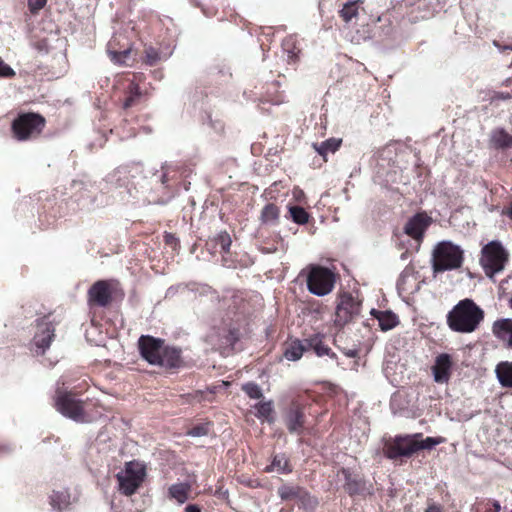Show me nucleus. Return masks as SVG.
I'll return each instance as SVG.
<instances>
[{"label":"nucleus","instance_id":"11","mask_svg":"<svg viewBox=\"0 0 512 512\" xmlns=\"http://www.w3.org/2000/svg\"><path fill=\"white\" fill-rule=\"evenodd\" d=\"M164 342L151 336H141L139 349L142 357L152 365L159 363V358L164 349Z\"/></svg>","mask_w":512,"mask_h":512},{"label":"nucleus","instance_id":"17","mask_svg":"<svg viewBox=\"0 0 512 512\" xmlns=\"http://www.w3.org/2000/svg\"><path fill=\"white\" fill-rule=\"evenodd\" d=\"M493 333L509 347H512V320H498L493 325Z\"/></svg>","mask_w":512,"mask_h":512},{"label":"nucleus","instance_id":"44","mask_svg":"<svg viewBox=\"0 0 512 512\" xmlns=\"http://www.w3.org/2000/svg\"><path fill=\"white\" fill-rule=\"evenodd\" d=\"M357 354H358V351L354 350V349H349V350L345 351V355L350 357V358L356 357Z\"/></svg>","mask_w":512,"mask_h":512},{"label":"nucleus","instance_id":"22","mask_svg":"<svg viewBox=\"0 0 512 512\" xmlns=\"http://www.w3.org/2000/svg\"><path fill=\"white\" fill-rule=\"evenodd\" d=\"M50 500L52 507L59 512L67 509L71 503L70 494L66 489L53 491Z\"/></svg>","mask_w":512,"mask_h":512},{"label":"nucleus","instance_id":"47","mask_svg":"<svg viewBox=\"0 0 512 512\" xmlns=\"http://www.w3.org/2000/svg\"><path fill=\"white\" fill-rule=\"evenodd\" d=\"M303 195V191L302 190H295L294 191V196L297 198V199H300V197Z\"/></svg>","mask_w":512,"mask_h":512},{"label":"nucleus","instance_id":"46","mask_svg":"<svg viewBox=\"0 0 512 512\" xmlns=\"http://www.w3.org/2000/svg\"><path fill=\"white\" fill-rule=\"evenodd\" d=\"M497 98H499V99H509L510 95L508 93H506V94L505 93H499L497 95Z\"/></svg>","mask_w":512,"mask_h":512},{"label":"nucleus","instance_id":"21","mask_svg":"<svg viewBox=\"0 0 512 512\" xmlns=\"http://www.w3.org/2000/svg\"><path fill=\"white\" fill-rule=\"evenodd\" d=\"M491 143L498 149H507L512 147V135L504 129H495L491 133Z\"/></svg>","mask_w":512,"mask_h":512},{"label":"nucleus","instance_id":"45","mask_svg":"<svg viewBox=\"0 0 512 512\" xmlns=\"http://www.w3.org/2000/svg\"><path fill=\"white\" fill-rule=\"evenodd\" d=\"M501 509V506L498 501H495L493 503V509H489L487 512H499Z\"/></svg>","mask_w":512,"mask_h":512},{"label":"nucleus","instance_id":"24","mask_svg":"<svg viewBox=\"0 0 512 512\" xmlns=\"http://www.w3.org/2000/svg\"><path fill=\"white\" fill-rule=\"evenodd\" d=\"M267 472L288 473L291 472L289 461L284 454L275 455L271 465L266 467Z\"/></svg>","mask_w":512,"mask_h":512},{"label":"nucleus","instance_id":"8","mask_svg":"<svg viewBox=\"0 0 512 512\" xmlns=\"http://www.w3.org/2000/svg\"><path fill=\"white\" fill-rule=\"evenodd\" d=\"M361 311V302L351 294L344 293L339 297L334 323L337 327H344L353 321Z\"/></svg>","mask_w":512,"mask_h":512},{"label":"nucleus","instance_id":"42","mask_svg":"<svg viewBox=\"0 0 512 512\" xmlns=\"http://www.w3.org/2000/svg\"><path fill=\"white\" fill-rule=\"evenodd\" d=\"M185 512H201L197 505L191 504L185 507Z\"/></svg>","mask_w":512,"mask_h":512},{"label":"nucleus","instance_id":"13","mask_svg":"<svg viewBox=\"0 0 512 512\" xmlns=\"http://www.w3.org/2000/svg\"><path fill=\"white\" fill-rule=\"evenodd\" d=\"M112 283L100 280L92 285L88 291L89 301L101 307L107 306L111 302Z\"/></svg>","mask_w":512,"mask_h":512},{"label":"nucleus","instance_id":"4","mask_svg":"<svg viewBox=\"0 0 512 512\" xmlns=\"http://www.w3.org/2000/svg\"><path fill=\"white\" fill-rule=\"evenodd\" d=\"M145 476L144 464L138 461L127 462L124 469L116 475L118 490L126 496L133 495L143 483Z\"/></svg>","mask_w":512,"mask_h":512},{"label":"nucleus","instance_id":"37","mask_svg":"<svg viewBox=\"0 0 512 512\" xmlns=\"http://www.w3.org/2000/svg\"><path fill=\"white\" fill-rule=\"evenodd\" d=\"M141 92L139 90L138 86H132L130 89V95L127 97V99L124 102V108L132 107L136 100L140 97Z\"/></svg>","mask_w":512,"mask_h":512},{"label":"nucleus","instance_id":"41","mask_svg":"<svg viewBox=\"0 0 512 512\" xmlns=\"http://www.w3.org/2000/svg\"><path fill=\"white\" fill-rule=\"evenodd\" d=\"M219 244L223 251H228L231 245V239L228 234H221L219 236Z\"/></svg>","mask_w":512,"mask_h":512},{"label":"nucleus","instance_id":"9","mask_svg":"<svg viewBox=\"0 0 512 512\" xmlns=\"http://www.w3.org/2000/svg\"><path fill=\"white\" fill-rule=\"evenodd\" d=\"M416 438H421L420 433L404 436H396L393 440L387 442L384 447V454L389 459H397L399 457H408L416 450Z\"/></svg>","mask_w":512,"mask_h":512},{"label":"nucleus","instance_id":"3","mask_svg":"<svg viewBox=\"0 0 512 512\" xmlns=\"http://www.w3.org/2000/svg\"><path fill=\"white\" fill-rule=\"evenodd\" d=\"M307 289L318 297H323L332 292L336 282V274L329 268L320 265L307 267Z\"/></svg>","mask_w":512,"mask_h":512},{"label":"nucleus","instance_id":"7","mask_svg":"<svg viewBox=\"0 0 512 512\" xmlns=\"http://www.w3.org/2000/svg\"><path fill=\"white\" fill-rule=\"evenodd\" d=\"M45 126V119L39 114L27 113L20 115L14 120L12 130L14 136L20 140L25 141L37 137Z\"/></svg>","mask_w":512,"mask_h":512},{"label":"nucleus","instance_id":"6","mask_svg":"<svg viewBox=\"0 0 512 512\" xmlns=\"http://www.w3.org/2000/svg\"><path fill=\"white\" fill-rule=\"evenodd\" d=\"M481 264L488 277L501 272L508 261V253L497 241H491L482 249Z\"/></svg>","mask_w":512,"mask_h":512},{"label":"nucleus","instance_id":"40","mask_svg":"<svg viewBox=\"0 0 512 512\" xmlns=\"http://www.w3.org/2000/svg\"><path fill=\"white\" fill-rule=\"evenodd\" d=\"M46 3L47 0H28V8L32 14H37Z\"/></svg>","mask_w":512,"mask_h":512},{"label":"nucleus","instance_id":"33","mask_svg":"<svg viewBox=\"0 0 512 512\" xmlns=\"http://www.w3.org/2000/svg\"><path fill=\"white\" fill-rule=\"evenodd\" d=\"M444 440L443 438H435V437H426L425 439H422L421 438H416V450L419 451V450H424V449H432L433 447L439 445L440 443H442Z\"/></svg>","mask_w":512,"mask_h":512},{"label":"nucleus","instance_id":"34","mask_svg":"<svg viewBox=\"0 0 512 512\" xmlns=\"http://www.w3.org/2000/svg\"><path fill=\"white\" fill-rule=\"evenodd\" d=\"M342 473L345 477L346 483H345V489L348 491L349 494H356L359 492L360 489V483L356 479H352L351 474L348 470L343 469Z\"/></svg>","mask_w":512,"mask_h":512},{"label":"nucleus","instance_id":"31","mask_svg":"<svg viewBox=\"0 0 512 512\" xmlns=\"http://www.w3.org/2000/svg\"><path fill=\"white\" fill-rule=\"evenodd\" d=\"M289 212H290L291 218L297 224L303 225V224H306L309 220V214L302 207L291 206L289 208Z\"/></svg>","mask_w":512,"mask_h":512},{"label":"nucleus","instance_id":"30","mask_svg":"<svg viewBox=\"0 0 512 512\" xmlns=\"http://www.w3.org/2000/svg\"><path fill=\"white\" fill-rule=\"evenodd\" d=\"M279 216V209L274 204H267L261 212V220L264 223H274Z\"/></svg>","mask_w":512,"mask_h":512},{"label":"nucleus","instance_id":"15","mask_svg":"<svg viewBox=\"0 0 512 512\" xmlns=\"http://www.w3.org/2000/svg\"><path fill=\"white\" fill-rule=\"evenodd\" d=\"M278 495L284 501H300L305 503L310 500L309 494L297 485H283L278 489Z\"/></svg>","mask_w":512,"mask_h":512},{"label":"nucleus","instance_id":"26","mask_svg":"<svg viewBox=\"0 0 512 512\" xmlns=\"http://www.w3.org/2000/svg\"><path fill=\"white\" fill-rule=\"evenodd\" d=\"M308 348L304 346L300 341L292 342L285 350L284 356L289 361H297L299 360L305 349Z\"/></svg>","mask_w":512,"mask_h":512},{"label":"nucleus","instance_id":"35","mask_svg":"<svg viewBox=\"0 0 512 512\" xmlns=\"http://www.w3.org/2000/svg\"><path fill=\"white\" fill-rule=\"evenodd\" d=\"M242 389L252 399H259L262 397L261 388L255 383H246L243 385Z\"/></svg>","mask_w":512,"mask_h":512},{"label":"nucleus","instance_id":"10","mask_svg":"<svg viewBox=\"0 0 512 512\" xmlns=\"http://www.w3.org/2000/svg\"><path fill=\"white\" fill-rule=\"evenodd\" d=\"M432 223L431 217L425 213H417L408 219L404 225V233L411 237L419 245L423 239L424 233Z\"/></svg>","mask_w":512,"mask_h":512},{"label":"nucleus","instance_id":"38","mask_svg":"<svg viewBox=\"0 0 512 512\" xmlns=\"http://www.w3.org/2000/svg\"><path fill=\"white\" fill-rule=\"evenodd\" d=\"M158 60L159 54L154 48L149 47L145 50V62L147 64L153 66L157 63Z\"/></svg>","mask_w":512,"mask_h":512},{"label":"nucleus","instance_id":"23","mask_svg":"<svg viewBox=\"0 0 512 512\" xmlns=\"http://www.w3.org/2000/svg\"><path fill=\"white\" fill-rule=\"evenodd\" d=\"M496 376L504 387H512V362H501L496 366Z\"/></svg>","mask_w":512,"mask_h":512},{"label":"nucleus","instance_id":"5","mask_svg":"<svg viewBox=\"0 0 512 512\" xmlns=\"http://www.w3.org/2000/svg\"><path fill=\"white\" fill-rule=\"evenodd\" d=\"M54 405L57 411L65 417L77 422L88 421L84 413L83 402L78 400L71 392H68L61 387L56 389Z\"/></svg>","mask_w":512,"mask_h":512},{"label":"nucleus","instance_id":"49","mask_svg":"<svg viewBox=\"0 0 512 512\" xmlns=\"http://www.w3.org/2000/svg\"><path fill=\"white\" fill-rule=\"evenodd\" d=\"M508 215H509L510 218H512V207L509 209Z\"/></svg>","mask_w":512,"mask_h":512},{"label":"nucleus","instance_id":"18","mask_svg":"<svg viewBox=\"0 0 512 512\" xmlns=\"http://www.w3.org/2000/svg\"><path fill=\"white\" fill-rule=\"evenodd\" d=\"M180 363V350L174 347L164 346L157 365L167 368H175L178 367Z\"/></svg>","mask_w":512,"mask_h":512},{"label":"nucleus","instance_id":"29","mask_svg":"<svg viewBox=\"0 0 512 512\" xmlns=\"http://www.w3.org/2000/svg\"><path fill=\"white\" fill-rule=\"evenodd\" d=\"M341 17L345 22H350L358 15V5L356 1H348L345 3L340 11Z\"/></svg>","mask_w":512,"mask_h":512},{"label":"nucleus","instance_id":"25","mask_svg":"<svg viewBox=\"0 0 512 512\" xmlns=\"http://www.w3.org/2000/svg\"><path fill=\"white\" fill-rule=\"evenodd\" d=\"M305 342L307 344V347L313 349L315 354L319 357H322L325 355L329 356L331 353V349L322 342V340L319 336L311 337V338L307 339ZM333 355L334 354H331V356H333Z\"/></svg>","mask_w":512,"mask_h":512},{"label":"nucleus","instance_id":"20","mask_svg":"<svg viewBox=\"0 0 512 512\" xmlns=\"http://www.w3.org/2000/svg\"><path fill=\"white\" fill-rule=\"evenodd\" d=\"M191 492V485L189 483H176L169 487V497L175 500L178 504H184Z\"/></svg>","mask_w":512,"mask_h":512},{"label":"nucleus","instance_id":"16","mask_svg":"<svg viewBox=\"0 0 512 512\" xmlns=\"http://www.w3.org/2000/svg\"><path fill=\"white\" fill-rule=\"evenodd\" d=\"M370 313L378 320L379 327L382 331H389L399 324L398 316L390 310L379 311L372 309Z\"/></svg>","mask_w":512,"mask_h":512},{"label":"nucleus","instance_id":"28","mask_svg":"<svg viewBox=\"0 0 512 512\" xmlns=\"http://www.w3.org/2000/svg\"><path fill=\"white\" fill-rule=\"evenodd\" d=\"M107 53H108L111 61H113L115 64L124 65V64H126V60L130 56L131 49L127 48V49H124L123 51L118 52L116 50H113L112 43H109Z\"/></svg>","mask_w":512,"mask_h":512},{"label":"nucleus","instance_id":"2","mask_svg":"<svg viewBox=\"0 0 512 512\" xmlns=\"http://www.w3.org/2000/svg\"><path fill=\"white\" fill-rule=\"evenodd\" d=\"M463 263V250L450 241L439 242L432 252L434 273L454 270Z\"/></svg>","mask_w":512,"mask_h":512},{"label":"nucleus","instance_id":"39","mask_svg":"<svg viewBox=\"0 0 512 512\" xmlns=\"http://www.w3.org/2000/svg\"><path fill=\"white\" fill-rule=\"evenodd\" d=\"M15 71L0 58V78H12Z\"/></svg>","mask_w":512,"mask_h":512},{"label":"nucleus","instance_id":"27","mask_svg":"<svg viewBox=\"0 0 512 512\" xmlns=\"http://www.w3.org/2000/svg\"><path fill=\"white\" fill-rule=\"evenodd\" d=\"M341 145V139L330 138L324 142H322L319 146L314 145L317 152L325 156L327 153H334Z\"/></svg>","mask_w":512,"mask_h":512},{"label":"nucleus","instance_id":"1","mask_svg":"<svg viewBox=\"0 0 512 512\" xmlns=\"http://www.w3.org/2000/svg\"><path fill=\"white\" fill-rule=\"evenodd\" d=\"M484 319V311L472 299L459 301L447 315L449 328L459 333H472Z\"/></svg>","mask_w":512,"mask_h":512},{"label":"nucleus","instance_id":"48","mask_svg":"<svg viewBox=\"0 0 512 512\" xmlns=\"http://www.w3.org/2000/svg\"><path fill=\"white\" fill-rule=\"evenodd\" d=\"M288 56H289V58H290V59H292V58H294V57H295V54H294V53H292V52H290Z\"/></svg>","mask_w":512,"mask_h":512},{"label":"nucleus","instance_id":"14","mask_svg":"<svg viewBox=\"0 0 512 512\" xmlns=\"http://www.w3.org/2000/svg\"><path fill=\"white\" fill-rule=\"evenodd\" d=\"M54 326L45 320H42L37 325V332L34 336V345L37 354H43L50 346L54 337Z\"/></svg>","mask_w":512,"mask_h":512},{"label":"nucleus","instance_id":"19","mask_svg":"<svg viewBox=\"0 0 512 512\" xmlns=\"http://www.w3.org/2000/svg\"><path fill=\"white\" fill-rule=\"evenodd\" d=\"M303 413L300 408L292 407L286 415V426L291 433L299 434L303 427Z\"/></svg>","mask_w":512,"mask_h":512},{"label":"nucleus","instance_id":"43","mask_svg":"<svg viewBox=\"0 0 512 512\" xmlns=\"http://www.w3.org/2000/svg\"><path fill=\"white\" fill-rule=\"evenodd\" d=\"M425 512H442V510L440 506L432 504L425 510Z\"/></svg>","mask_w":512,"mask_h":512},{"label":"nucleus","instance_id":"32","mask_svg":"<svg viewBox=\"0 0 512 512\" xmlns=\"http://www.w3.org/2000/svg\"><path fill=\"white\" fill-rule=\"evenodd\" d=\"M256 416L258 418L267 420L269 422L272 421L271 414L273 412L272 402H260L256 406Z\"/></svg>","mask_w":512,"mask_h":512},{"label":"nucleus","instance_id":"36","mask_svg":"<svg viewBox=\"0 0 512 512\" xmlns=\"http://www.w3.org/2000/svg\"><path fill=\"white\" fill-rule=\"evenodd\" d=\"M209 431H210V425L208 423L200 424V425H197V426L191 428L187 432V435L192 436V437H201V436L207 435L209 433Z\"/></svg>","mask_w":512,"mask_h":512},{"label":"nucleus","instance_id":"12","mask_svg":"<svg viewBox=\"0 0 512 512\" xmlns=\"http://www.w3.org/2000/svg\"><path fill=\"white\" fill-rule=\"evenodd\" d=\"M453 361L449 354H439L432 366L433 379L438 384H446L449 382L452 373Z\"/></svg>","mask_w":512,"mask_h":512},{"label":"nucleus","instance_id":"50","mask_svg":"<svg viewBox=\"0 0 512 512\" xmlns=\"http://www.w3.org/2000/svg\"><path fill=\"white\" fill-rule=\"evenodd\" d=\"M511 512H512V510H511Z\"/></svg>","mask_w":512,"mask_h":512}]
</instances>
